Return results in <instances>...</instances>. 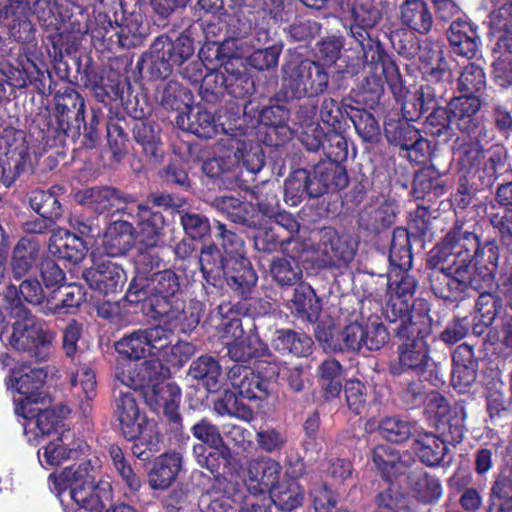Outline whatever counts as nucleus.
<instances>
[{
  "instance_id": "nucleus-1",
  "label": "nucleus",
  "mask_w": 512,
  "mask_h": 512,
  "mask_svg": "<svg viewBox=\"0 0 512 512\" xmlns=\"http://www.w3.org/2000/svg\"><path fill=\"white\" fill-rule=\"evenodd\" d=\"M30 2L6 0L0 3V27L10 39L21 43L17 57L11 61L0 60V74L9 86L37 90L44 88V63L35 41L36 29L29 18Z\"/></svg>"
},
{
  "instance_id": "nucleus-2",
  "label": "nucleus",
  "mask_w": 512,
  "mask_h": 512,
  "mask_svg": "<svg viewBox=\"0 0 512 512\" xmlns=\"http://www.w3.org/2000/svg\"><path fill=\"white\" fill-rule=\"evenodd\" d=\"M85 100L74 88L65 87L54 95V109L36 113L29 126V133L39 143L50 148L64 147L68 139L75 142L81 137L84 123Z\"/></svg>"
},
{
  "instance_id": "nucleus-3",
  "label": "nucleus",
  "mask_w": 512,
  "mask_h": 512,
  "mask_svg": "<svg viewBox=\"0 0 512 512\" xmlns=\"http://www.w3.org/2000/svg\"><path fill=\"white\" fill-rule=\"evenodd\" d=\"M181 276L172 269L148 274L138 270L125 293L130 303L142 302L146 315L158 320L162 315L180 313L183 306L181 298Z\"/></svg>"
},
{
  "instance_id": "nucleus-4",
  "label": "nucleus",
  "mask_w": 512,
  "mask_h": 512,
  "mask_svg": "<svg viewBox=\"0 0 512 512\" xmlns=\"http://www.w3.org/2000/svg\"><path fill=\"white\" fill-rule=\"evenodd\" d=\"M199 264L208 285L221 288L226 283L244 302L251 299L258 275L248 257L222 258L221 250L212 243L202 247Z\"/></svg>"
},
{
  "instance_id": "nucleus-5",
  "label": "nucleus",
  "mask_w": 512,
  "mask_h": 512,
  "mask_svg": "<svg viewBox=\"0 0 512 512\" xmlns=\"http://www.w3.org/2000/svg\"><path fill=\"white\" fill-rule=\"evenodd\" d=\"M405 66L411 78L408 84L402 78L399 68L392 77L387 74L390 89L400 104V115L396 118L388 116L385 119L384 135L389 144L398 146L401 152L405 151L410 162H414L410 151L416 150V91L412 90L416 85V78L413 76L414 63Z\"/></svg>"
},
{
  "instance_id": "nucleus-6",
  "label": "nucleus",
  "mask_w": 512,
  "mask_h": 512,
  "mask_svg": "<svg viewBox=\"0 0 512 512\" xmlns=\"http://www.w3.org/2000/svg\"><path fill=\"white\" fill-rule=\"evenodd\" d=\"M344 7L351 14L350 35L361 47L362 58L382 67L390 77L395 75L397 64L371 33L382 18L381 12L370 0H344Z\"/></svg>"
},
{
  "instance_id": "nucleus-7",
  "label": "nucleus",
  "mask_w": 512,
  "mask_h": 512,
  "mask_svg": "<svg viewBox=\"0 0 512 512\" xmlns=\"http://www.w3.org/2000/svg\"><path fill=\"white\" fill-rule=\"evenodd\" d=\"M282 84L277 101L302 100L304 96H319L329 86V73L324 64L310 59L291 60L282 66Z\"/></svg>"
},
{
  "instance_id": "nucleus-8",
  "label": "nucleus",
  "mask_w": 512,
  "mask_h": 512,
  "mask_svg": "<svg viewBox=\"0 0 512 512\" xmlns=\"http://www.w3.org/2000/svg\"><path fill=\"white\" fill-rule=\"evenodd\" d=\"M14 302L16 307L11 315L17 319L12 323V333L8 338L10 346L36 362L46 361L55 333L42 320L33 316L17 297Z\"/></svg>"
},
{
  "instance_id": "nucleus-9",
  "label": "nucleus",
  "mask_w": 512,
  "mask_h": 512,
  "mask_svg": "<svg viewBox=\"0 0 512 512\" xmlns=\"http://www.w3.org/2000/svg\"><path fill=\"white\" fill-rule=\"evenodd\" d=\"M88 466V463L71 465L60 473L54 472L48 476V485L52 492L60 495L69 490L73 505H64L65 512H100L103 508Z\"/></svg>"
},
{
  "instance_id": "nucleus-10",
  "label": "nucleus",
  "mask_w": 512,
  "mask_h": 512,
  "mask_svg": "<svg viewBox=\"0 0 512 512\" xmlns=\"http://www.w3.org/2000/svg\"><path fill=\"white\" fill-rule=\"evenodd\" d=\"M254 92V79L240 57L226 62L223 70L207 72L199 87L202 100L209 104L221 102L226 95L246 101Z\"/></svg>"
},
{
  "instance_id": "nucleus-11",
  "label": "nucleus",
  "mask_w": 512,
  "mask_h": 512,
  "mask_svg": "<svg viewBox=\"0 0 512 512\" xmlns=\"http://www.w3.org/2000/svg\"><path fill=\"white\" fill-rule=\"evenodd\" d=\"M47 378L44 368L21 366L11 372L9 381L15 388L19 397H13L14 413L23 419L34 416L35 405L43 403L45 393L43 386Z\"/></svg>"
},
{
  "instance_id": "nucleus-12",
  "label": "nucleus",
  "mask_w": 512,
  "mask_h": 512,
  "mask_svg": "<svg viewBox=\"0 0 512 512\" xmlns=\"http://www.w3.org/2000/svg\"><path fill=\"white\" fill-rule=\"evenodd\" d=\"M30 159L24 131L5 128L0 134V184L12 187Z\"/></svg>"
},
{
  "instance_id": "nucleus-13",
  "label": "nucleus",
  "mask_w": 512,
  "mask_h": 512,
  "mask_svg": "<svg viewBox=\"0 0 512 512\" xmlns=\"http://www.w3.org/2000/svg\"><path fill=\"white\" fill-rule=\"evenodd\" d=\"M509 14L503 11L494 15L490 23L491 34L495 38V60L493 79L500 87L512 85V20H506Z\"/></svg>"
},
{
  "instance_id": "nucleus-14",
  "label": "nucleus",
  "mask_w": 512,
  "mask_h": 512,
  "mask_svg": "<svg viewBox=\"0 0 512 512\" xmlns=\"http://www.w3.org/2000/svg\"><path fill=\"white\" fill-rule=\"evenodd\" d=\"M134 223L137 241L145 248H155L165 235L167 222L162 212L148 204H133L121 209Z\"/></svg>"
},
{
  "instance_id": "nucleus-15",
  "label": "nucleus",
  "mask_w": 512,
  "mask_h": 512,
  "mask_svg": "<svg viewBox=\"0 0 512 512\" xmlns=\"http://www.w3.org/2000/svg\"><path fill=\"white\" fill-rule=\"evenodd\" d=\"M290 110L282 104L270 103L263 106L258 115L260 129L259 140L269 147H282L292 138V129L288 122Z\"/></svg>"
},
{
  "instance_id": "nucleus-16",
  "label": "nucleus",
  "mask_w": 512,
  "mask_h": 512,
  "mask_svg": "<svg viewBox=\"0 0 512 512\" xmlns=\"http://www.w3.org/2000/svg\"><path fill=\"white\" fill-rule=\"evenodd\" d=\"M132 388L119 390L114 395V415L122 436L126 440H132L139 436L148 421L144 413H141Z\"/></svg>"
},
{
  "instance_id": "nucleus-17",
  "label": "nucleus",
  "mask_w": 512,
  "mask_h": 512,
  "mask_svg": "<svg viewBox=\"0 0 512 512\" xmlns=\"http://www.w3.org/2000/svg\"><path fill=\"white\" fill-rule=\"evenodd\" d=\"M81 202L97 214H126L123 206H131L137 202L135 195L125 193L113 186H96L84 190Z\"/></svg>"
},
{
  "instance_id": "nucleus-18",
  "label": "nucleus",
  "mask_w": 512,
  "mask_h": 512,
  "mask_svg": "<svg viewBox=\"0 0 512 512\" xmlns=\"http://www.w3.org/2000/svg\"><path fill=\"white\" fill-rule=\"evenodd\" d=\"M395 337L397 344V358L388 364V371L393 377L416 372V323L407 318L399 322Z\"/></svg>"
},
{
  "instance_id": "nucleus-19",
  "label": "nucleus",
  "mask_w": 512,
  "mask_h": 512,
  "mask_svg": "<svg viewBox=\"0 0 512 512\" xmlns=\"http://www.w3.org/2000/svg\"><path fill=\"white\" fill-rule=\"evenodd\" d=\"M82 277L92 290L104 295L121 292L127 281L124 269L110 260L94 262L84 269Z\"/></svg>"
},
{
  "instance_id": "nucleus-20",
  "label": "nucleus",
  "mask_w": 512,
  "mask_h": 512,
  "mask_svg": "<svg viewBox=\"0 0 512 512\" xmlns=\"http://www.w3.org/2000/svg\"><path fill=\"white\" fill-rule=\"evenodd\" d=\"M181 389L173 383L154 387V398L150 399L155 408H162L163 420L167 431L179 440L183 436V417L180 413Z\"/></svg>"
},
{
  "instance_id": "nucleus-21",
  "label": "nucleus",
  "mask_w": 512,
  "mask_h": 512,
  "mask_svg": "<svg viewBox=\"0 0 512 512\" xmlns=\"http://www.w3.org/2000/svg\"><path fill=\"white\" fill-rule=\"evenodd\" d=\"M211 27L215 28V25L207 24V26L204 27V23L196 22L187 27L174 40L167 34H161L157 36L153 42L159 44L158 48L165 54L173 66L178 68L186 64L194 54V32L198 29L205 32L206 29Z\"/></svg>"
},
{
  "instance_id": "nucleus-22",
  "label": "nucleus",
  "mask_w": 512,
  "mask_h": 512,
  "mask_svg": "<svg viewBox=\"0 0 512 512\" xmlns=\"http://www.w3.org/2000/svg\"><path fill=\"white\" fill-rule=\"evenodd\" d=\"M408 270L402 271L396 266H392L388 282L389 287L395 285V297L392 299V311L399 318V322H404L407 318L413 321V312L416 307V278L407 274Z\"/></svg>"
},
{
  "instance_id": "nucleus-23",
  "label": "nucleus",
  "mask_w": 512,
  "mask_h": 512,
  "mask_svg": "<svg viewBox=\"0 0 512 512\" xmlns=\"http://www.w3.org/2000/svg\"><path fill=\"white\" fill-rule=\"evenodd\" d=\"M372 461L383 478L391 482L393 478L404 475L416 461V450L397 452L391 446L378 445L372 451Z\"/></svg>"
},
{
  "instance_id": "nucleus-24",
  "label": "nucleus",
  "mask_w": 512,
  "mask_h": 512,
  "mask_svg": "<svg viewBox=\"0 0 512 512\" xmlns=\"http://www.w3.org/2000/svg\"><path fill=\"white\" fill-rule=\"evenodd\" d=\"M313 237L317 250L329 258L330 262L349 263L354 259L356 249L335 228L321 227L313 232Z\"/></svg>"
},
{
  "instance_id": "nucleus-25",
  "label": "nucleus",
  "mask_w": 512,
  "mask_h": 512,
  "mask_svg": "<svg viewBox=\"0 0 512 512\" xmlns=\"http://www.w3.org/2000/svg\"><path fill=\"white\" fill-rule=\"evenodd\" d=\"M41 249L37 241L21 237L12 249L9 261L11 279L20 281L39 266Z\"/></svg>"
},
{
  "instance_id": "nucleus-26",
  "label": "nucleus",
  "mask_w": 512,
  "mask_h": 512,
  "mask_svg": "<svg viewBox=\"0 0 512 512\" xmlns=\"http://www.w3.org/2000/svg\"><path fill=\"white\" fill-rule=\"evenodd\" d=\"M93 14L92 39L105 42L112 38V36L108 37V34L116 30L126 12L121 0H95Z\"/></svg>"
},
{
  "instance_id": "nucleus-27",
  "label": "nucleus",
  "mask_w": 512,
  "mask_h": 512,
  "mask_svg": "<svg viewBox=\"0 0 512 512\" xmlns=\"http://www.w3.org/2000/svg\"><path fill=\"white\" fill-rule=\"evenodd\" d=\"M211 477L206 475L203 471L195 470L191 473L190 483H181L173 488L169 494L162 501L164 512H183L185 511L194 498V489L197 492L204 493L205 486L211 481Z\"/></svg>"
},
{
  "instance_id": "nucleus-28",
  "label": "nucleus",
  "mask_w": 512,
  "mask_h": 512,
  "mask_svg": "<svg viewBox=\"0 0 512 512\" xmlns=\"http://www.w3.org/2000/svg\"><path fill=\"white\" fill-rule=\"evenodd\" d=\"M132 135L146 160L155 163L162 160L164 150L159 124L149 119L135 121L132 125Z\"/></svg>"
},
{
  "instance_id": "nucleus-29",
  "label": "nucleus",
  "mask_w": 512,
  "mask_h": 512,
  "mask_svg": "<svg viewBox=\"0 0 512 512\" xmlns=\"http://www.w3.org/2000/svg\"><path fill=\"white\" fill-rule=\"evenodd\" d=\"M418 59L420 61L418 70L424 80L430 83H438L450 78V72L442 56L439 43L430 40L424 41L423 44L418 46Z\"/></svg>"
},
{
  "instance_id": "nucleus-30",
  "label": "nucleus",
  "mask_w": 512,
  "mask_h": 512,
  "mask_svg": "<svg viewBox=\"0 0 512 512\" xmlns=\"http://www.w3.org/2000/svg\"><path fill=\"white\" fill-rule=\"evenodd\" d=\"M397 205L392 200H384L378 207L367 206L358 216L360 229L379 235L389 230L396 222Z\"/></svg>"
},
{
  "instance_id": "nucleus-31",
  "label": "nucleus",
  "mask_w": 512,
  "mask_h": 512,
  "mask_svg": "<svg viewBox=\"0 0 512 512\" xmlns=\"http://www.w3.org/2000/svg\"><path fill=\"white\" fill-rule=\"evenodd\" d=\"M312 182L318 197L330 190H340L348 184L346 168L341 163L330 160H321L313 167Z\"/></svg>"
},
{
  "instance_id": "nucleus-32",
  "label": "nucleus",
  "mask_w": 512,
  "mask_h": 512,
  "mask_svg": "<svg viewBox=\"0 0 512 512\" xmlns=\"http://www.w3.org/2000/svg\"><path fill=\"white\" fill-rule=\"evenodd\" d=\"M86 300V291L82 285L65 283L53 289L47 295V311L53 315L74 314Z\"/></svg>"
},
{
  "instance_id": "nucleus-33",
  "label": "nucleus",
  "mask_w": 512,
  "mask_h": 512,
  "mask_svg": "<svg viewBox=\"0 0 512 512\" xmlns=\"http://www.w3.org/2000/svg\"><path fill=\"white\" fill-rule=\"evenodd\" d=\"M427 413L436 420L447 425L455 439L461 440L464 435L466 411L462 405L456 404L450 407L446 399L439 394H432L427 406Z\"/></svg>"
},
{
  "instance_id": "nucleus-34",
  "label": "nucleus",
  "mask_w": 512,
  "mask_h": 512,
  "mask_svg": "<svg viewBox=\"0 0 512 512\" xmlns=\"http://www.w3.org/2000/svg\"><path fill=\"white\" fill-rule=\"evenodd\" d=\"M282 467L271 458H260L249 464V489L254 494L270 493L280 482Z\"/></svg>"
},
{
  "instance_id": "nucleus-35",
  "label": "nucleus",
  "mask_w": 512,
  "mask_h": 512,
  "mask_svg": "<svg viewBox=\"0 0 512 512\" xmlns=\"http://www.w3.org/2000/svg\"><path fill=\"white\" fill-rule=\"evenodd\" d=\"M250 308L244 301L237 303L222 302L218 306V323L215 328L223 339H231L233 341L244 337V329L242 326L241 316L249 314Z\"/></svg>"
},
{
  "instance_id": "nucleus-36",
  "label": "nucleus",
  "mask_w": 512,
  "mask_h": 512,
  "mask_svg": "<svg viewBox=\"0 0 512 512\" xmlns=\"http://www.w3.org/2000/svg\"><path fill=\"white\" fill-rule=\"evenodd\" d=\"M137 240L134 225L128 220H116L108 226L102 247L110 257L126 255Z\"/></svg>"
},
{
  "instance_id": "nucleus-37",
  "label": "nucleus",
  "mask_w": 512,
  "mask_h": 512,
  "mask_svg": "<svg viewBox=\"0 0 512 512\" xmlns=\"http://www.w3.org/2000/svg\"><path fill=\"white\" fill-rule=\"evenodd\" d=\"M228 376L232 387L241 398L264 401L270 395L271 388L267 386V382H263L246 367L235 366L231 368Z\"/></svg>"
},
{
  "instance_id": "nucleus-38",
  "label": "nucleus",
  "mask_w": 512,
  "mask_h": 512,
  "mask_svg": "<svg viewBox=\"0 0 512 512\" xmlns=\"http://www.w3.org/2000/svg\"><path fill=\"white\" fill-rule=\"evenodd\" d=\"M182 468V455L169 451L159 456L148 474V483L153 490H164L177 479Z\"/></svg>"
},
{
  "instance_id": "nucleus-39",
  "label": "nucleus",
  "mask_w": 512,
  "mask_h": 512,
  "mask_svg": "<svg viewBox=\"0 0 512 512\" xmlns=\"http://www.w3.org/2000/svg\"><path fill=\"white\" fill-rule=\"evenodd\" d=\"M271 345L275 351L283 356L302 358L312 353L313 341L303 332L281 328L274 332Z\"/></svg>"
},
{
  "instance_id": "nucleus-40",
  "label": "nucleus",
  "mask_w": 512,
  "mask_h": 512,
  "mask_svg": "<svg viewBox=\"0 0 512 512\" xmlns=\"http://www.w3.org/2000/svg\"><path fill=\"white\" fill-rule=\"evenodd\" d=\"M289 309L297 319L316 323L322 307L315 290L308 283L301 282L294 289Z\"/></svg>"
},
{
  "instance_id": "nucleus-41",
  "label": "nucleus",
  "mask_w": 512,
  "mask_h": 512,
  "mask_svg": "<svg viewBox=\"0 0 512 512\" xmlns=\"http://www.w3.org/2000/svg\"><path fill=\"white\" fill-rule=\"evenodd\" d=\"M114 31L118 44L126 49L143 45L150 33L148 24L144 22L143 14L136 11L126 14Z\"/></svg>"
},
{
  "instance_id": "nucleus-42",
  "label": "nucleus",
  "mask_w": 512,
  "mask_h": 512,
  "mask_svg": "<svg viewBox=\"0 0 512 512\" xmlns=\"http://www.w3.org/2000/svg\"><path fill=\"white\" fill-rule=\"evenodd\" d=\"M314 188L309 170H293L284 181V201L287 205L295 207L306 199L319 198Z\"/></svg>"
},
{
  "instance_id": "nucleus-43",
  "label": "nucleus",
  "mask_w": 512,
  "mask_h": 512,
  "mask_svg": "<svg viewBox=\"0 0 512 512\" xmlns=\"http://www.w3.org/2000/svg\"><path fill=\"white\" fill-rule=\"evenodd\" d=\"M130 88L129 81L122 79L112 70H102V76L90 89L94 99L104 106L110 107L118 105L123 100L124 88Z\"/></svg>"
},
{
  "instance_id": "nucleus-44",
  "label": "nucleus",
  "mask_w": 512,
  "mask_h": 512,
  "mask_svg": "<svg viewBox=\"0 0 512 512\" xmlns=\"http://www.w3.org/2000/svg\"><path fill=\"white\" fill-rule=\"evenodd\" d=\"M117 379L124 385L134 390L144 387H151L150 399L154 398V387L166 385L167 383L159 382L165 375L163 374V366L159 360H145L136 369L135 376H126L124 372L117 373Z\"/></svg>"
},
{
  "instance_id": "nucleus-45",
  "label": "nucleus",
  "mask_w": 512,
  "mask_h": 512,
  "mask_svg": "<svg viewBox=\"0 0 512 512\" xmlns=\"http://www.w3.org/2000/svg\"><path fill=\"white\" fill-rule=\"evenodd\" d=\"M21 283L18 287L15 285H9L6 288V292L3 297L7 303L6 309L10 310V313H14L16 302L14 299L17 297L22 303V300L32 304L34 306L42 305L45 303V309L47 310V296L44 293L43 287L37 278H31L29 276L20 280Z\"/></svg>"
},
{
  "instance_id": "nucleus-46",
  "label": "nucleus",
  "mask_w": 512,
  "mask_h": 512,
  "mask_svg": "<svg viewBox=\"0 0 512 512\" xmlns=\"http://www.w3.org/2000/svg\"><path fill=\"white\" fill-rule=\"evenodd\" d=\"M48 248L51 254L72 265L81 263L88 252L83 238L69 231H65L63 236L51 238Z\"/></svg>"
},
{
  "instance_id": "nucleus-47",
  "label": "nucleus",
  "mask_w": 512,
  "mask_h": 512,
  "mask_svg": "<svg viewBox=\"0 0 512 512\" xmlns=\"http://www.w3.org/2000/svg\"><path fill=\"white\" fill-rule=\"evenodd\" d=\"M177 124L199 138L210 139L217 133V123L212 112L201 106L190 108L186 116H178Z\"/></svg>"
},
{
  "instance_id": "nucleus-48",
  "label": "nucleus",
  "mask_w": 512,
  "mask_h": 512,
  "mask_svg": "<svg viewBox=\"0 0 512 512\" xmlns=\"http://www.w3.org/2000/svg\"><path fill=\"white\" fill-rule=\"evenodd\" d=\"M158 45L152 42L149 49L141 54L136 64L139 73H145L150 80H164L175 69Z\"/></svg>"
},
{
  "instance_id": "nucleus-49",
  "label": "nucleus",
  "mask_w": 512,
  "mask_h": 512,
  "mask_svg": "<svg viewBox=\"0 0 512 512\" xmlns=\"http://www.w3.org/2000/svg\"><path fill=\"white\" fill-rule=\"evenodd\" d=\"M23 430L29 443L38 441L39 437L50 436L57 433L59 427L63 426V420L52 409H43L34 412V416L24 419Z\"/></svg>"
},
{
  "instance_id": "nucleus-50",
  "label": "nucleus",
  "mask_w": 512,
  "mask_h": 512,
  "mask_svg": "<svg viewBox=\"0 0 512 512\" xmlns=\"http://www.w3.org/2000/svg\"><path fill=\"white\" fill-rule=\"evenodd\" d=\"M227 354L238 363H249L251 360L271 357L270 349L258 335H248L239 340L227 342Z\"/></svg>"
},
{
  "instance_id": "nucleus-51",
  "label": "nucleus",
  "mask_w": 512,
  "mask_h": 512,
  "mask_svg": "<svg viewBox=\"0 0 512 512\" xmlns=\"http://www.w3.org/2000/svg\"><path fill=\"white\" fill-rule=\"evenodd\" d=\"M448 39L453 52L457 55L471 58L478 49L476 32L465 20H455L448 31Z\"/></svg>"
},
{
  "instance_id": "nucleus-52",
  "label": "nucleus",
  "mask_w": 512,
  "mask_h": 512,
  "mask_svg": "<svg viewBox=\"0 0 512 512\" xmlns=\"http://www.w3.org/2000/svg\"><path fill=\"white\" fill-rule=\"evenodd\" d=\"M213 411L221 417H232L243 421L253 419V410L245 404L237 391L233 388L224 389L213 400Z\"/></svg>"
},
{
  "instance_id": "nucleus-53",
  "label": "nucleus",
  "mask_w": 512,
  "mask_h": 512,
  "mask_svg": "<svg viewBox=\"0 0 512 512\" xmlns=\"http://www.w3.org/2000/svg\"><path fill=\"white\" fill-rule=\"evenodd\" d=\"M269 497L279 511L292 512L303 505L304 491L297 481L282 479L271 490Z\"/></svg>"
},
{
  "instance_id": "nucleus-54",
  "label": "nucleus",
  "mask_w": 512,
  "mask_h": 512,
  "mask_svg": "<svg viewBox=\"0 0 512 512\" xmlns=\"http://www.w3.org/2000/svg\"><path fill=\"white\" fill-rule=\"evenodd\" d=\"M364 69H369L370 75L364 77L361 86L359 96L365 104L371 108L373 105L378 104L381 96L384 93L383 79L390 87V81L387 78V73L382 71V67L376 65V63H370L363 58Z\"/></svg>"
},
{
  "instance_id": "nucleus-55",
  "label": "nucleus",
  "mask_w": 512,
  "mask_h": 512,
  "mask_svg": "<svg viewBox=\"0 0 512 512\" xmlns=\"http://www.w3.org/2000/svg\"><path fill=\"white\" fill-rule=\"evenodd\" d=\"M270 274L280 287L297 286L303 277L300 261L290 254L274 258L270 264Z\"/></svg>"
},
{
  "instance_id": "nucleus-56",
  "label": "nucleus",
  "mask_w": 512,
  "mask_h": 512,
  "mask_svg": "<svg viewBox=\"0 0 512 512\" xmlns=\"http://www.w3.org/2000/svg\"><path fill=\"white\" fill-rule=\"evenodd\" d=\"M448 239L432 251L431 259L436 269L442 273L459 279L468 268L467 255L460 259L459 252H453Z\"/></svg>"
},
{
  "instance_id": "nucleus-57",
  "label": "nucleus",
  "mask_w": 512,
  "mask_h": 512,
  "mask_svg": "<svg viewBox=\"0 0 512 512\" xmlns=\"http://www.w3.org/2000/svg\"><path fill=\"white\" fill-rule=\"evenodd\" d=\"M70 384L72 393L79 399V406L85 410L97 395V381L94 370L87 366L81 365L76 372L71 375Z\"/></svg>"
},
{
  "instance_id": "nucleus-58",
  "label": "nucleus",
  "mask_w": 512,
  "mask_h": 512,
  "mask_svg": "<svg viewBox=\"0 0 512 512\" xmlns=\"http://www.w3.org/2000/svg\"><path fill=\"white\" fill-rule=\"evenodd\" d=\"M389 260L391 266H396L402 271L412 267L411 234L404 227H396L392 232Z\"/></svg>"
},
{
  "instance_id": "nucleus-59",
  "label": "nucleus",
  "mask_w": 512,
  "mask_h": 512,
  "mask_svg": "<svg viewBox=\"0 0 512 512\" xmlns=\"http://www.w3.org/2000/svg\"><path fill=\"white\" fill-rule=\"evenodd\" d=\"M56 190L59 191L61 188L52 186L48 190H33L29 196L31 209L39 216H46L47 218L58 221L63 215V207Z\"/></svg>"
},
{
  "instance_id": "nucleus-60",
  "label": "nucleus",
  "mask_w": 512,
  "mask_h": 512,
  "mask_svg": "<svg viewBox=\"0 0 512 512\" xmlns=\"http://www.w3.org/2000/svg\"><path fill=\"white\" fill-rule=\"evenodd\" d=\"M112 466L130 492H138L142 486L140 476L135 472L130 461L126 458L123 449L118 444H110L107 448Z\"/></svg>"
},
{
  "instance_id": "nucleus-61",
  "label": "nucleus",
  "mask_w": 512,
  "mask_h": 512,
  "mask_svg": "<svg viewBox=\"0 0 512 512\" xmlns=\"http://www.w3.org/2000/svg\"><path fill=\"white\" fill-rule=\"evenodd\" d=\"M116 352L125 359L137 361L151 356L150 346L142 328L123 335L114 344Z\"/></svg>"
},
{
  "instance_id": "nucleus-62",
  "label": "nucleus",
  "mask_w": 512,
  "mask_h": 512,
  "mask_svg": "<svg viewBox=\"0 0 512 512\" xmlns=\"http://www.w3.org/2000/svg\"><path fill=\"white\" fill-rule=\"evenodd\" d=\"M188 374L194 379L202 380L208 391H215L219 388L222 369L216 358L202 355L191 363Z\"/></svg>"
},
{
  "instance_id": "nucleus-63",
  "label": "nucleus",
  "mask_w": 512,
  "mask_h": 512,
  "mask_svg": "<svg viewBox=\"0 0 512 512\" xmlns=\"http://www.w3.org/2000/svg\"><path fill=\"white\" fill-rule=\"evenodd\" d=\"M349 120L353 123L363 142L375 144L380 140V126L374 115L364 108L354 107L349 111Z\"/></svg>"
},
{
  "instance_id": "nucleus-64",
  "label": "nucleus",
  "mask_w": 512,
  "mask_h": 512,
  "mask_svg": "<svg viewBox=\"0 0 512 512\" xmlns=\"http://www.w3.org/2000/svg\"><path fill=\"white\" fill-rule=\"evenodd\" d=\"M64 439L65 437L61 435L38 450V458L43 466H59L78 455L77 448L65 443Z\"/></svg>"
}]
</instances>
